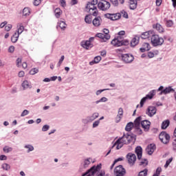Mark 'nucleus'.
I'll list each match as a JSON object with an SVG mask.
<instances>
[{
  "label": "nucleus",
  "instance_id": "1",
  "mask_svg": "<svg viewBox=\"0 0 176 176\" xmlns=\"http://www.w3.org/2000/svg\"><path fill=\"white\" fill-rule=\"evenodd\" d=\"M134 137L131 135H123L122 138H119L118 140H116L114 145L112 146V148L116 146V149L119 150L122 148L123 145L129 144L132 142Z\"/></svg>",
  "mask_w": 176,
  "mask_h": 176
},
{
  "label": "nucleus",
  "instance_id": "2",
  "mask_svg": "<svg viewBox=\"0 0 176 176\" xmlns=\"http://www.w3.org/2000/svg\"><path fill=\"white\" fill-rule=\"evenodd\" d=\"M111 45L115 47H119L121 46H127L129 44L128 40H124L121 36H117V38L111 41Z\"/></svg>",
  "mask_w": 176,
  "mask_h": 176
},
{
  "label": "nucleus",
  "instance_id": "3",
  "mask_svg": "<svg viewBox=\"0 0 176 176\" xmlns=\"http://www.w3.org/2000/svg\"><path fill=\"white\" fill-rule=\"evenodd\" d=\"M101 169V164H98L96 166H92L89 170H88L82 176H94L96 174L98 175Z\"/></svg>",
  "mask_w": 176,
  "mask_h": 176
},
{
  "label": "nucleus",
  "instance_id": "4",
  "mask_svg": "<svg viewBox=\"0 0 176 176\" xmlns=\"http://www.w3.org/2000/svg\"><path fill=\"white\" fill-rule=\"evenodd\" d=\"M160 140L162 144H169L170 136L166 131H162L159 135Z\"/></svg>",
  "mask_w": 176,
  "mask_h": 176
},
{
  "label": "nucleus",
  "instance_id": "5",
  "mask_svg": "<svg viewBox=\"0 0 176 176\" xmlns=\"http://www.w3.org/2000/svg\"><path fill=\"white\" fill-rule=\"evenodd\" d=\"M103 32L104 34L98 33L96 35V37L102 39V42H107L110 38V35L109 34V30L108 29H104Z\"/></svg>",
  "mask_w": 176,
  "mask_h": 176
},
{
  "label": "nucleus",
  "instance_id": "6",
  "mask_svg": "<svg viewBox=\"0 0 176 176\" xmlns=\"http://www.w3.org/2000/svg\"><path fill=\"white\" fill-rule=\"evenodd\" d=\"M111 7V4L109 1L106 0H102L98 3V8L100 10L107 11Z\"/></svg>",
  "mask_w": 176,
  "mask_h": 176
},
{
  "label": "nucleus",
  "instance_id": "7",
  "mask_svg": "<svg viewBox=\"0 0 176 176\" xmlns=\"http://www.w3.org/2000/svg\"><path fill=\"white\" fill-rule=\"evenodd\" d=\"M154 36H155V34H154L153 31L146 32H144L141 35V38L143 39H146L148 38H151V44H153V46H155Z\"/></svg>",
  "mask_w": 176,
  "mask_h": 176
},
{
  "label": "nucleus",
  "instance_id": "8",
  "mask_svg": "<svg viewBox=\"0 0 176 176\" xmlns=\"http://www.w3.org/2000/svg\"><path fill=\"white\" fill-rule=\"evenodd\" d=\"M87 10L89 11L90 14H92L93 16H96L98 14V10L96 6V4H93L91 2H88L86 6Z\"/></svg>",
  "mask_w": 176,
  "mask_h": 176
},
{
  "label": "nucleus",
  "instance_id": "9",
  "mask_svg": "<svg viewBox=\"0 0 176 176\" xmlns=\"http://www.w3.org/2000/svg\"><path fill=\"white\" fill-rule=\"evenodd\" d=\"M116 176H124L126 175V169L122 165L116 167L114 170Z\"/></svg>",
  "mask_w": 176,
  "mask_h": 176
},
{
  "label": "nucleus",
  "instance_id": "10",
  "mask_svg": "<svg viewBox=\"0 0 176 176\" xmlns=\"http://www.w3.org/2000/svg\"><path fill=\"white\" fill-rule=\"evenodd\" d=\"M126 158L129 166H134L135 161H137V156L134 153H129Z\"/></svg>",
  "mask_w": 176,
  "mask_h": 176
},
{
  "label": "nucleus",
  "instance_id": "11",
  "mask_svg": "<svg viewBox=\"0 0 176 176\" xmlns=\"http://www.w3.org/2000/svg\"><path fill=\"white\" fill-rule=\"evenodd\" d=\"M122 60L124 63H131L134 60V56L129 54H122Z\"/></svg>",
  "mask_w": 176,
  "mask_h": 176
},
{
  "label": "nucleus",
  "instance_id": "12",
  "mask_svg": "<svg viewBox=\"0 0 176 176\" xmlns=\"http://www.w3.org/2000/svg\"><path fill=\"white\" fill-rule=\"evenodd\" d=\"M154 96V90H151L149 94L144 97L140 102V107H142L144 105V103L146 102V100H151L153 98Z\"/></svg>",
  "mask_w": 176,
  "mask_h": 176
},
{
  "label": "nucleus",
  "instance_id": "13",
  "mask_svg": "<svg viewBox=\"0 0 176 176\" xmlns=\"http://www.w3.org/2000/svg\"><path fill=\"white\" fill-rule=\"evenodd\" d=\"M157 91H160V95H162V94H169L170 92H173L174 91V89H173L171 88V87H166L165 89H164V87L163 86H160V87L159 88V89L157 90Z\"/></svg>",
  "mask_w": 176,
  "mask_h": 176
},
{
  "label": "nucleus",
  "instance_id": "14",
  "mask_svg": "<svg viewBox=\"0 0 176 176\" xmlns=\"http://www.w3.org/2000/svg\"><path fill=\"white\" fill-rule=\"evenodd\" d=\"M106 17L111 21H118L121 17L120 13L107 14Z\"/></svg>",
  "mask_w": 176,
  "mask_h": 176
},
{
  "label": "nucleus",
  "instance_id": "15",
  "mask_svg": "<svg viewBox=\"0 0 176 176\" xmlns=\"http://www.w3.org/2000/svg\"><path fill=\"white\" fill-rule=\"evenodd\" d=\"M164 42L163 38L159 36V35H155V46H160L162 45Z\"/></svg>",
  "mask_w": 176,
  "mask_h": 176
},
{
  "label": "nucleus",
  "instance_id": "16",
  "mask_svg": "<svg viewBox=\"0 0 176 176\" xmlns=\"http://www.w3.org/2000/svg\"><path fill=\"white\" fill-rule=\"evenodd\" d=\"M141 126L144 129V131H148L151 127V122L148 120H143L141 122Z\"/></svg>",
  "mask_w": 176,
  "mask_h": 176
},
{
  "label": "nucleus",
  "instance_id": "17",
  "mask_svg": "<svg viewBox=\"0 0 176 176\" xmlns=\"http://www.w3.org/2000/svg\"><path fill=\"white\" fill-rule=\"evenodd\" d=\"M140 42V36L138 35H135L131 41V46L132 47H134L135 46L138 45Z\"/></svg>",
  "mask_w": 176,
  "mask_h": 176
},
{
  "label": "nucleus",
  "instance_id": "18",
  "mask_svg": "<svg viewBox=\"0 0 176 176\" xmlns=\"http://www.w3.org/2000/svg\"><path fill=\"white\" fill-rule=\"evenodd\" d=\"M101 21L102 19L100 16H96L92 21L93 25L94 27H100L101 25Z\"/></svg>",
  "mask_w": 176,
  "mask_h": 176
},
{
  "label": "nucleus",
  "instance_id": "19",
  "mask_svg": "<svg viewBox=\"0 0 176 176\" xmlns=\"http://www.w3.org/2000/svg\"><path fill=\"white\" fill-rule=\"evenodd\" d=\"M135 153L137 155L138 160H141L142 155V148L140 146H138L135 148Z\"/></svg>",
  "mask_w": 176,
  "mask_h": 176
},
{
  "label": "nucleus",
  "instance_id": "20",
  "mask_svg": "<svg viewBox=\"0 0 176 176\" xmlns=\"http://www.w3.org/2000/svg\"><path fill=\"white\" fill-rule=\"evenodd\" d=\"M154 148H155V144L153 143L148 145L146 148V151L147 154L153 155V153H154Z\"/></svg>",
  "mask_w": 176,
  "mask_h": 176
},
{
  "label": "nucleus",
  "instance_id": "21",
  "mask_svg": "<svg viewBox=\"0 0 176 176\" xmlns=\"http://www.w3.org/2000/svg\"><path fill=\"white\" fill-rule=\"evenodd\" d=\"M81 46H82L84 49L89 50V48L91 47V44L90 41H82L81 43Z\"/></svg>",
  "mask_w": 176,
  "mask_h": 176
},
{
  "label": "nucleus",
  "instance_id": "22",
  "mask_svg": "<svg viewBox=\"0 0 176 176\" xmlns=\"http://www.w3.org/2000/svg\"><path fill=\"white\" fill-rule=\"evenodd\" d=\"M146 114L150 117L153 116L155 115V107H149L147 109Z\"/></svg>",
  "mask_w": 176,
  "mask_h": 176
},
{
  "label": "nucleus",
  "instance_id": "23",
  "mask_svg": "<svg viewBox=\"0 0 176 176\" xmlns=\"http://www.w3.org/2000/svg\"><path fill=\"white\" fill-rule=\"evenodd\" d=\"M25 30V27L21 23H19L17 25V34H21Z\"/></svg>",
  "mask_w": 176,
  "mask_h": 176
},
{
  "label": "nucleus",
  "instance_id": "24",
  "mask_svg": "<svg viewBox=\"0 0 176 176\" xmlns=\"http://www.w3.org/2000/svg\"><path fill=\"white\" fill-rule=\"evenodd\" d=\"M101 60H102L101 56H96V57H94V60L89 63V65H94V64H98V63L100 62Z\"/></svg>",
  "mask_w": 176,
  "mask_h": 176
},
{
  "label": "nucleus",
  "instance_id": "25",
  "mask_svg": "<svg viewBox=\"0 0 176 176\" xmlns=\"http://www.w3.org/2000/svg\"><path fill=\"white\" fill-rule=\"evenodd\" d=\"M19 34L17 32H15L14 35L12 36L11 37V41L12 43H17L19 38Z\"/></svg>",
  "mask_w": 176,
  "mask_h": 176
},
{
  "label": "nucleus",
  "instance_id": "26",
  "mask_svg": "<svg viewBox=\"0 0 176 176\" xmlns=\"http://www.w3.org/2000/svg\"><path fill=\"white\" fill-rule=\"evenodd\" d=\"M21 86L23 88V90L27 89L28 88H32V85L30 82H28V80H24L21 84Z\"/></svg>",
  "mask_w": 176,
  "mask_h": 176
},
{
  "label": "nucleus",
  "instance_id": "27",
  "mask_svg": "<svg viewBox=\"0 0 176 176\" xmlns=\"http://www.w3.org/2000/svg\"><path fill=\"white\" fill-rule=\"evenodd\" d=\"M169 126H170V120H166L165 121L162 122L161 128H162V129L165 130Z\"/></svg>",
  "mask_w": 176,
  "mask_h": 176
},
{
  "label": "nucleus",
  "instance_id": "28",
  "mask_svg": "<svg viewBox=\"0 0 176 176\" xmlns=\"http://www.w3.org/2000/svg\"><path fill=\"white\" fill-rule=\"evenodd\" d=\"M110 1L115 6H118L119 3H124V0H110Z\"/></svg>",
  "mask_w": 176,
  "mask_h": 176
},
{
  "label": "nucleus",
  "instance_id": "29",
  "mask_svg": "<svg viewBox=\"0 0 176 176\" xmlns=\"http://www.w3.org/2000/svg\"><path fill=\"white\" fill-rule=\"evenodd\" d=\"M155 30L157 31H158V32H160V33L164 32V29L163 26H162L160 23H156Z\"/></svg>",
  "mask_w": 176,
  "mask_h": 176
},
{
  "label": "nucleus",
  "instance_id": "30",
  "mask_svg": "<svg viewBox=\"0 0 176 176\" xmlns=\"http://www.w3.org/2000/svg\"><path fill=\"white\" fill-rule=\"evenodd\" d=\"M54 13H55V16L57 19H59V17L61 16V14H63V11L61 10V9L60 8H56L54 10Z\"/></svg>",
  "mask_w": 176,
  "mask_h": 176
},
{
  "label": "nucleus",
  "instance_id": "31",
  "mask_svg": "<svg viewBox=\"0 0 176 176\" xmlns=\"http://www.w3.org/2000/svg\"><path fill=\"white\" fill-rule=\"evenodd\" d=\"M31 14V11L30 9L29 8H24L23 10V15L25 16H28L29 15H30Z\"/></svg>",
  "mask_w": 176,
  "mask_h": 176
},
{
  "label": "nucleus",
  "instance_id": "32",
  "mask_svg": "<svg viewBox=\"0 0 176 176\" xmlns=\"http://www.w3.org/2000/svg\"><path fill=\"white\" fill-rule=\"evenodd\" d=\"M164 22H165L166 26L168 28H171L173 25V22L172 20H168L166 19H164Z\"/></svg>",
  "mask_w": 176,
  "mask_h": 176
},
{
  "label": "nucleus",
  "instance_id": "33",
  "mask_svg": "<svg viewBox=\"0 0 176 176\" xmlns=\"http://www.w3.org/2000/svg\"><path fill=\"white\" fill-rule=\"evenodd\" d=\"M133 127V123L129 122V124H127L126 126H125V131L128 132L131 131Z\"/></svg>",
  "mask_w": 176,
  "mask_h": 176
},
{
  "label": "nucleus",
  "instance_id": "34",
  "mask_svg": "<svg viewBox=\"0 0 176 176\" xmlns=\"http://www.w3.org/2000/svg\"><path fill=\"white\" fill-rule=\"evenodd\" d=\"M100 115L98 114V113H94L92 116L89 117V120L91 122L94 121L96 118H98Z\"/></svg>",
  "mask_w": 176,
  "mask_h": 176
},
{
  "label": "nucleus",
  "instance_id": "35",
  "mask_svg": "<svg viewBox=\"0 0 176 176\" xmlns=\"http://www.w3.org/2000/svg\"><path fill=\"white\" fill-rule=\"evenodd\" d=\"M148 164L147 159H142L139 162V166H146Z\"/></svg>",
  "mask_w": 176,
  "mask_h": 176
},
{
  "label": "nucleus",
  "instance_id": "36",
  "mask_svg": "<svg viewBox=\"0 0 176 176\" xmlns=\"http://www.w3.org/2000/svg\"><path fill=\"white\" fill-rule=\"evenodd\" d=\"M148 170L146 168L144 169L143 170H141L139 172L138 176H147Z\"/></svg>",
  "mask_w": 176,
  "mask_h": 176
},
{
  "label": "nucleus",
  "instance_id": "37",
  "mask_svg": "<svg viewBox=\"0 0 176 176\" xmlns=\"http://www.w3.org/2000/svg\"><path fill=\"white\" fill-rule=\"evenodd\" d=\"M3 151L4 153H8L12 151V147H9L8 146H4V148H3Z\"/></svg>",
  "mask_w": 176,
  "mask_h": 176
},
{
  "label": "nucleus",
  "instance_id": "38",
  "mask_svg": "<svg viewBox=\"0 0 176 176\" xmlns=\"http://www.w3.org/2000/svg\"><path fill=\"white\" fill-rule=\"evenodd\" d=\"M85 21L86 23L91 24V16L87 15L85 18Z\"/></svg>",
  "mask_w": 176,
  "mask_h": 176
},
{
  "label": "nucleus",
  "instance_id": "39",
  "mask_svg": "<svg viewBox=\"0 0 176 176\" xmlns=\"http://www.w3.org/2000/svg\"><path fill=\"white\" fill-rule=\"evenodd\" d=\"M38 72H39L38 69L33 68V69H30V74L34 76V75L36 74Z\"/></svg>",
  "mask_w": 176,
  "mask_h": 176
},
{
  "label": "nucleus",
  "instance_id": "40",
  "mask_svg": "<svg viewBox=\"0 0 176 176\" xmlns=\"http://www.w3.org/2000/svg\"><path fill=\"white\" fill-rule=\"evenodd\" d=\"M173 160V157H171L170 158H169L168 160H166V164H165V165H164V167H165L166 168L167 167H168V166H170V163L172 162Z\"/></svg>",
  "mask_w": 176,
  "mask_h": 176
},
{
  "label": "nucleus",
  "instance_id": "41",
  "mask_svg": "<svg viewBox=\"0 0 176 176\" xmlns=\"http://www.w3.org/2000/svg\"><path fill=\"white\" fill-rule=\"evenodd\" d=\"M140 122H141V118L140 117L137 118L135 120V126L139 127L140 124Z\"/></svg>",
  "mask_w": 176,
  "mask_h": 176
},
{
  "label": "nucleus",
  "instance_id": "42",
  "mask_svg": "<svg viewBox=\"0 0 176 176\" xmlns=\"http://www.w3.org/2000/svg\"><path fill=\"white\" fill-rule=\"evenodd\" d=\"M59 27L60 28L61 30H65V29L67 27V25L64 21H60L59 23Z\"/></svg>",
  "mask_w": 176,
  "mask_h": 176
},
{
  "label": "nucleus",
  "instance_id": "43",
  "mask_svg": "<svg viewBox=\"0 0 176 176\" xmlns=\"http://www.w3.org/2000/svg\"><path fill=\"white\" fill-rule=\"evenodd\" d=\"M2 168L5 170H9V169L10 168V166L7 163H4L2 164Z\"/></svg>",
  "mask_w": 176,
  "mask_h": 176
},
{
  "label": "nucleus",
  "instance_id": "44",
  "mask_svg": "<svg viewBox=\"0 0 176 176\" xmlns=\"http://www.w3.org/2000/svg\"><path fill=\"white\" fill-rule=\"evenodd\" d=\"M142 46H143V48L146 49L147 51H149L151 50V45L149 43H143Z\"/></svg>",
  "mask_w": 176,
  "mask_h": 176
},
{
  "label": "nucleus",
  "instance_id": "45",
  "mask_svg": "<svg viewBox=\"0 0 176 176\" xmlns=\"http://www.w3.org/2000/svg\"><path fill=\"white\" fill-rule=\"evenodd\" d=\"M120 14H121V16H122L124 18L128 19V13L126 11H121V13H120Z\"/></svg>",
  "mask_w": 176,
  "mask_h": 176
},
{
  "label": "nucleus",
  "instance_id": "46",
  "mask_svg": "<svg viewBox=\"0 0 176 176\" xmlns=\"http://www.w3.org/2000/svg\"><path fill=\"white\" fill-rule=\"evenodd\" d=\"M90 164H91L90 158L85 160L84 162V167L85 168L87 167Z\"/></svg>",
  "mask_w": 176,
  "mask_h": 176
},
{
  "label": "nucleus",
  "instance_id": "47",
  "mask_svg": "<svg viewBox=\"0 0 176 176\" xmlns=\"http://www.w3.org/2000/svg\"><path fill=\"white\" fill-rule=\"evenodd\" d=\"M14 49H15V47H14V45H10V46L9 47V49H8L9 53L13 54L14 52Z\"/></svg>",
  "mask_w": 176,
  "mask_h": 176
},
{
  "label": "nucleus",
  "instance_id": "48",
  "mask_svg": "<svg viewBox=\"0 0 176 176\" xmlns=\"http://www.w3.org/2000/svg\"><path fill=\"white\" fill-rule=\"evenodd\" d=\"M50 129V126L47 124H45L43 126L42 128V131L43 132H46L47 131H48Z\"/></svg>",
  "mask_w": 176,
  "mask_h": 176
},
{
  "label": "nucleus",
  "instance_id": "49",
  "mask_svg": "<svg viewBox=\"0 0 176 176\" xmlns=\"http://www.w3.org/2000/svg\"><path fill=\"white\" fill-rule=\"evenodd\" d=\"M118 116L122 117V116H123V109L122 107H120L118 109Z\"/></svg>",
  "mask_w": 176,
  "mask_h": 176
},
{
  "label": "nucleus",
  "instance_id": "50",
  "mask_svg": "<svg viewBox=\"0 0 176 176\" xmlns=\"http://www.w3.org/2000/svg\"><path fill=\"white\" fill-rule=\"evenodd\" d=\"M12 28V24H8L7 26L5 27V30L9 32Z\"/></svg>",
  "mask_w": 176,
  "mask_h": 176
},
{
  "label": "nucleus",
  "instance_id": "51",
  "mask_svg": "<svg viewBox=\"0 0 176 176\" xmlns=\"http://www.w3.org/2000/svg\"><path fill=\"white\" fill-rule=\"evenodd\" d=\"M160 173H162V168H157V169H156V171H155V176H160Z\"/></svg>",
  "mask_w": 176,
  "mask_h": 176
},
{
  "label": "nucleus",
  "instance_id": "52",
  "mask_svg": "<svg viewBox=\"0 0 176 176\" xmlns=\"http://www.w3.org/2000/svg\"><path fill=\"white\" fill-rule=\"evenodd\" d=\"M25 148L29 149L28 152L32 151L34 150L33 146L31 145L25 146Z\"/></svg>",
  "mask_w": 176,
  "mask_h": 176
},
{
  "label": "nucleus",
  "instance_id": "53",
  "mask_svg": "<svg viewBox=\"0 0 176 176\" xmlns=\"http://www.w3.org/2000/svg\"><path fill=\"white\" fill-rule=\"evenodd\" d=\"M122 118V116H117L116 118V122L119 123L121 121Z\"/></svg>",
  "mask_w": 176,
  "mask_h": 176
},
{
  "label": "nucleus",
  "instance_id": "54",
  "mask_svg": "<svg viewBox=\"0 0 176 176\" xmlns=\"http://www.w3.org/2000/svg\"><path fill=\"white\" fill-rule=\"evenodd\" d=\"M41 3V0H34V5L35 6H39Z\"/></svg>",
  "mask_w": 176,
  "mask_h": 176
},
{
  "label": "nucleus",
  "instance_id": "55",
  "mask_svg": "<svg viewBox=\"0 0 176 176\" xmlns=\"http://www.w3.org/2000/svg\"><path fill=\"white\" fill-rule=\"evenodd\" d=\"M29 113V111L28 110H24L23 113H21V117L26 116Z\"/></svg>",
  "mask_w": 176,
  "mask_h": 176
},
{
  "label": "nucleus",
  "instance_id": "56",
  "mask_svg": "<svg viewBox=\"0 0 176 176\" xmlns=\"http://www.w3.org/2000/svg\"><path fill=\"white\" fill-rule=\"evenodd\" d=\"M162 3H163V0H156L155 1L156 6H160Z\"/></svg>",
  "mask_w": 176,
  "mask_h": 176
},
{
  "label": "nucleus",
  "instance_id": "57",
  "mask_svg": "<svg viewBox=\"0 0 176 176\" xmlns=\"http://www.w3.org/2000/svg\"><path fill=\"white\" fill-rule=\"evenodd\" d=\"M100 124V120H97L93 123V128L97 127Z\"/></svg>",
  "mask_w": 176,
  "mask_h": 176
},
{
  "label": "nucleus",
  "instance_id": "58",
  "mask_svg": "<svg viewBox=\"0 0 176 176\" xmlns=\"http://www.w3.org/2000/svg\"><path fill=\"white\" fill-rule=\"evenodd\" d=\"M148 57L149 58H153L154 57V53L152 52H148Z\"/></svg>",
  "mask_w": 176,
  "mask_h": 176
},
{
  "label": "nucleus",
  "instance_id": "59",
  "mask_svg": "<svg viewBox=\"0 0 176 176\" xmlns=\"http://www.w3.org/2000/svg\"><path fill=\"white\" fill-rule=\"evenodd\" d=\"M18 76L20 78L25 76V72L23 71L19 72L18 74Z\"/></svg>",
  "mask_w": 176,
  "mask_h": 176
},
{
  "label": "nucleus",
  "instance_id": "60",
  "mask_svg": "<svg viewBox=\"0 0 176 176\" xmlns=\"http://www.w3.org/2000/svg\"><path fill=\"white\" fill-rule=\"evenodd\" d=\"M7 24H8L7 21H4L3 23H1V24H0V28H3V27H6Z\"/></svg>",
  "mask_w": 176,
  "mask_h": 176
},
{
  "label": "nucleus",
  "instance_id": "61",
  "mask_svg": "<svg viewBox=\"0 0 176 176\" xmlns=\"http://www.w3.org/2000/svg\"><path fill=\"white\" fill-rule=\"evenodd\" d=\"M60 5L62 7H65L66 6L65 0H60Z\"/></svg>",
  "mask_w": 176,
  "mask_h": 176
},
{
  "label": "nucleus",
  "instance_id": "62",
  "mask_svg": "<svg viewBox=\"0 0 176 176\" xmlns=\"http://www.w3.org/2000/svg\"><path fill=\"white\" fill-rule=\"evenodd\" d=\"M0 160H7V157L5 155H0Z\"/></svg>",
  "mask_w": 176,
  "mask_h": 176
},
{
  "label": "nucleus",
  "instance_id": "63",
  "mask_svg": "<svg viewBox=\"0 0 176 176\" xmlns=\"http://www.w3.org/2000/svg\"><path fill=\"white\" fill-rule=\"evenodd\" d=\"M21 64V59L20 58H18L16 59V65L19 66Z\"/></svg>",
  "mask_w": 176,
  "mask_h": 176
},
{
  "label": "nucleus",
  "instance_id": "64",
  "mask_svg": "<svg viewBox=\"0 0 176 176\" xmlns=\"http://www.w3.org/2000/svg\"><path fill=\"white\" fill-rule=\"evenodd\" d=\"M173 148L176 150V139L174 140V142H173Z\"/></svg>",
  "mask_w": 176,
  "mask_h": 176
}]
</instances>
